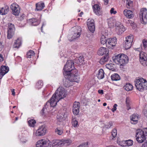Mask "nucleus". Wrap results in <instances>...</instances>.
Here are the masks:
<instances>
[{
    "instance_id": "obj_1",
    "label": "nucleus",
    "mask_w": 147,
    "mask_h": 147,
    "mask_svg": "<svg viewBox=\"0 0 147 147\" xmlns=\"http://www.w3.org/2000/svg\"><path fill=\"white\" fill-rule=\"evenodd\" d=\"M66 97L65 92L62 87H59L56 91L50 100L46 103L47 105L49 104L51 107H53L56 106L57 102L59 100Z\"/></svg>"
},
{
    "instance_id": "obj_2",
    "label": "nucleus",
    "mask_w": 147,
    "mask_h": 147,
    "mask_svg": "<svg viewBox=\"0 0 147 147\" xmlns=\"http://www.w3.org/2000/svg\"><path fill=\"white\" fill-rule=\"evenodd\" d=\"M113 62L117 64H119L121 66H123L128 62L127 56L123 54H119L112 58Z\"/></svg>"
},
{
    "instance_id": "obj_3",
    "label": "nucleus",
    "mask_w": 147,
    "mask_h": 147,
    "mask_svg": "<svg viewBox=\"0 0 147 147\" xmlns=\"http://www.w3.org/2000/svg\"><path fill=\"white\" fill-rule=\"evenodd\" d=\"M147 137V129H138L136 131V140L140 143L143 142Z\"/></svg>"
},
{
    "instance_id": "obj_4",
    "label": "nucleus",
    "mask_w": 147,
    "mask_h": 147,
    "mask_svg": "<svg viewBox=\"0 0 147 147\" xmlns=\"http://www.w3.org/2000/svg\"><path fill=\"white\" fill-rule=\"evenodd\" d=\"M74 63L72 60H68L67 61L66 64L65 65L63 69V73L64 76L67 75L73 68H74Z\"/></svg>"
},
{
    "instance_id": "obj_5",
    "label": "nucleus",
    "mask_w": 147,
    "mask_h": 147,
    "mask_svg": "<svg viewBox=\"0 0 147 147\" xmlns=\"http://www.w3.org/2000/svg\"><path fill=\"white\" fill-rule=\"evenodd\" d=\"M140 17L141 23L145 24L147 23V9L146 8L141 9L140 13Z\"/></svg>"
},
{
    "instance_id": "obj_6",
    "label": "nucleus",
    "mask_w": 147,
    "mask_h": 147,
    "mask_svg": "<svg viewBox=\"0 0 147 147\" xmlns=\"http://www.w3.org/2000/svg\"><path fill=\"white\" fill-rule=\"evenodd\" d=\"M15 29L14 25L11 23L8 24L7 37L8 39L11 38L14 34Z\"/></svg>"
},
{
    "instance_id": "obj_7",
    "label": "nucleus",
    "mask_w": 147,
    "mask_h": 147,
    "mask_svg": "<svg viewBox=\"0 0 147 147\" xmlns=\"http://www.w3.org/2000/svg\"><path fill=\"white\" fill-rule=\"evenodd\" d=\"M117 43V39L115 37L113 38H109L107 40L106 46L109 49H113Z\"/></svg>"
},
{
    "instance_id": "obj_8",
    "label": "nucleus",
    "mask_w": 147,
    "mask_h": 147,
    "mask_svg": "<svg viewBox=\"0 0 147 147\" xmlns=\"http://www.w3.org/2000/svg\"><path fill=\"white\" fill-rule=\"evenodd\" d=\"M12 13L15 16H18L20 12V8L16 3H13L10 6Z\"/></svg>"
},
{
    "instance_id": "obj_9",
    "label": "nucleus",
    "mask_w": 147,
    "mask_h": 147,
    "mask_svg": "<svg viewBox=\"0 0 147 147\" xmlns=\"http://www.w3.org/2000/svg\"><path fill=\"white\" fill-rule=\"evenodd\" d=\"M140 61L141 64L144 66H147V54L143 52L140 53Z\"/></svg>"
},
{
    "instance_id": "obj_10",
    "label": "nucleus",
    "mask_w": 147,
    "mask_h": 147,
    "mask_svg": "<svg viewBox=\"0 0 147 147\" xmlns=\"http://www.w3.org/2000/svg\"><path fill=\"white\" fill-rule=\"evenodd\" d=\"M66 110L65 109H64L59 111V114L57 117L58 121L61 122L65 120L66 117V115L65 114Z\"/></svg>"
},
{
    "instance_id": "obj_11",
    "label": "nucleus",
    "mask_w": 147,
    "mask_h": 147,
    "mask_svg": "<svg viewBox=\"0 0 147 147\" xmlns=\"http://www.w3.org/2000/svg\"><path fill=\"white\" fill-rule=\"evenodd\" d=\"M125 30L122 24L119 22H117L116 23L115 31L118 35L121 34Z\"/></svg>"
},
{
    "instance_id": "obj_12",
    "label": "nucleus",
    "mask_w": 147,
    "mask_h": 147,
    "mask_svg": "<svg viewBox=\"0 0 147 147\" xmlns=\"http://www.w3.org/2000/svg\"><path fill=\"white\" fill-rule=\"evenodd\" d=\"M47 129L44 125L40 127L36 130V135L37 136H42L45 134Z\"/></svg>"
},
{
    "instance_id": "obj_13",
    "label": "nucleus",
    "mask_w": 147,
    "mask_h": 147,
    "mask_svg": "<svg viewBox=\"0 0 147 147\" xmlns=\"http://www.w3.org/2000/svg\"><path fill=\"white\" fill-rule=\"evenodd\" d=\"M87 25L89 30L93 33L95 30L94 21L93 19H88L87 22Z\"/></svg>"
},
{
    "instance_id": "obj_14",
    "label": "nucleus",
    "mask_w": 147,
    "mask_h": 147,
    "mask_svg": "<svg viewBox=\"0 0 147 147\" xmlns=\"http://www.w3.org/2000/svg\"><path fill=\"white\" fill-rule=\"evenodd\" d=\"M36 145V147H48L49 144L45 140L42 139L38 141Z\"/></svg>"
},
{
    "instance_id": "obj_15",
    "label": "nucleus",
    "mask_w": 147,
    "mask_h": 147,
    "mask_svg": "<svg viewBox=\"0 0 147 147\" xmlns=\"http://www.w3.org/2000/svg\"><path fill=\"white\" fill-rule=\"evenodd\" d=\"M141 78H140L136 79L135 81V85L137 89L140 91H143V87L141 86L142 83L143 81L141 80Z\"/></svg>"
},
{
    "instance_id": "obj_16",
    "label": "nucleus",
    "mask_w": 147,
    "mask_h": 147,
    "mask_svg": "<svg viewBox=\"0 0 147 147\" xmlns=\"http://www.w3.org/2000/svg\"><path fill=\"white\" fill-rule=\"evenodd\" d=\"M76 29L78 30V33L75 32L74 33L73 36H72L71 39L70 40L71 41L73 40L76 39L77 38L79 37L80 34V33L81 32V28L80 26H76Z\"/></svg>"
},
{
    "instance_id": "obj_17",
    "label": "nucleus",
    "mask_w": 147,
    "mask_h": 147,
    "mask_svg": "<svg viewBox=\"0 0 147 147\" xmlns=\"http://www.w3.org/2000/svg\"><path fill=\"white\" fill-rule=\"evenodd\" d=\"M80 103L79 102H75L73 107V112L74 115H78L79 112Z\"/></svg>"
},
{
    "instance_id": "obj_18",
    "label": "nucleus",
    "mask_w": 147,
    "mask_h": 147,
    "mask_svg": "<svg viewBox=\"0 0 147 147\" xmlns=\"http://www.w3.org/2000/svg\"><path fill=\"white\" fill-rule=\"evenodd\" d=\"M94 13L97 15L99 16L101 14L100 7L98 4H96L93 6Z\"/></svg>"
},
{
    "instance_id": "obj_19",
    "label": "nucleus",
    "mask_w": 147,
    "mask_h": 147,
    "mask_svg": "<svg viewBox=\"0 0 147 147\" xmlns=\"http://www.w3.org/2000/svg\"><path fill=\"white\" fill-rule=\"evenodd\" d=\"M64 145V143L60 142L58 140H53L50 142V147H57L59 146H63Z\"/></svg>"
},
{
    "instance_id": "obj_20",
    "label": "nucleus",
    "mask_w": 147,
    "mask_h": 147,
    "mask_svg": "<svg viewBox=\"0 0 147 147\" xmlns=\"http://www.w3.org/2000/svg\"><path fill=\"white\" fill-rule=\"evenodd\" d=\"M97 53L99 55H102L105 54L106 55H108L109 50L105 47H101L98 50Z\"/></svg>"
},
{
    "instance_id": "obj_21",
    "label": "nucleus",
    "mask_w": 147,
    "mask_h": 147,
    "mask_svg": "<svg viewBox=\"0 0 147 147\" xmlns=\"http://www.w3.org/2000/svg\"><path fill=\"white\" fill-rule=\"evenodd\" d=\"M139 115L137 114H133L131 117V123L134 124L137 123Z\"/></svg>"
},
{
    "instance_id": "obj_22",
    "label": "nucleus",
    "mask_w": 147,
    "mask_h": 147,
    "mask_svg": "<svg viewBox=\"0 0 147 147\" xmlns=\"http://www.w3.org/2000/svg\"><path fill=\"white\" fill-rule=\"evenodd\" d=\"M123 13L128 18H131L134 17L133 12L130 10L125 9L123 11Z\"/></svg>"
},
{
    "instance_id": "obj_23",
    "label": "nucleus",
    "mask_w": 147,
    "mask_h": 147,
    "mask_svg": "<svg viewBox=\"0 0 147 147\" xmlns=\"http://www.w3.org/2000/svg\"><path fill=\"white\" fill-rule=\"evenodd\" d=\"M117 22L113 18H110L107 20V22L110 28H113Z\"/></svg>"
},
{
    "instance_id": "obj_24",
    "label": "nucleus",
    "mask_w": 147,
    "mask_h": 147,
    "mask_svg": "<svg viewBox=\"0 0 147 147\" xmlns=\"http://www.w3.org/2000/svg\"><path fill=\"white\" fill-rule=\"evenodd\" d=\"M9 11V8L7 5H6L1 8L0 10V14L1 15H5L7 14Z\"/></svg>"
},
{
    "instance_id": "obj_25",
    "label": "nucleus",
    "mask_w": 147,
    "mask_h": 147,
    "mask_svg": "<svg viewBox=\"0 0 147 147\" xmlns=\"http://www.w3.org/2000/svg\"><path fill=\"white\" fill-rule=\"evenodd\" d=\"M67 78L66 79L65 81L63 82L64 86L66 87H68L72 85V82L69 77L68 76Z\"/></svg>"
},
{
    "instance_id": "obj_26",
    "label": "nucleus",
    "mask_w": 147,
    "mask_h": 147,
    "mask_svg": "<svg viewBox=\"0 0 147 147\" xmlns=\"http://www.w3.org/2000/svg\"><path fill=\"white\" fill-rule=\"evenodd\" d=\"M78 75V71L76 69L72 68L70 71L69 73H68L67 75H66L65 76H71L73 77V76Z\"/></svg>"
},
{
    "instance_id": "obj_27",
    "label": "nucleus",
    "mask_w": 147,
    "mask_h": 147,
    "mask_svg": "<svg viewBox=\"0 0 147 147\" xmlns=\"http://www.w3.org/2000/svg\"><path fill=\"white\" fill-rule=\"evenodd\" d=\"M45 7L44 3H38L36 4V8L35 9L36 11H40L43 9Z\"/></svg>"
},
{
    "instance_id": "obj_28",
    "label": "nucleus",
    "mask_w": 147,
    "mask_h": 147,
    "mask_svg": "<svg viewBox=\"0 0 147 147\" xmlns=\"http://www.w3.org/2000/svg\"><path fill=\"white\" fill-rule=\"evenodd\" d=\"M74 61L77 64L81 63L82 64L84 61V58L83 56H80L76 58Z\"/></svg>"
},
{
    "instance_id": "obj_29",
    "label": "nucleus",
    "mask_w": 147,
    "mask_h": 147,
    "mask_svg": "<svg viewBox=\"0 0 147 147\" xmlns=\"http://www.w3.org/2000/svg\"><path fill=\"white\" fill-rule=\"evenodd\" d=\"M109 55H105L100 59V63L102 65L105 62L109 60Z\"/></svg>"
},
{
    "instance_id": "obj_30",
    "label": "nucleus",
    "mask_w": 147,
    "mask_h": 147,
    "mask_svg": "<svg viewBox=\"0 0 147 147\" xmlns=\"http://www.w3.org/2000/svg\"><path fill=\"white\" fill-rule=\"evenodd\" d=\"M21 44V40L19 38H18L17 40H16L14 42V44L13 45V48H18L20 46Z\"/></svg>"
},
{
    "instance_id": "obj_31",
    "label": "nucleus",
    "mask_w": 147,
    "mask_h": 147,
    "mask_svg": "<svg viewBox=\"0 0 147 147\" xmlns=\"http://www.w3.org/2000/svg\"><path fill=\"white\" fill-rule=\"evenodd\" d=\"M30 22L32 25L34 26H36L38 25L40 23V21L35 18H32L30 20Z\"/></svg>"
},
{
    "instance_id": "obj_32",
    "label": "nucleus",
    "mask_w": 147,
    "mask_h": 147,
    "mask_svg": "<svg viewBox=\"0 0 147 147\" xmlns=\"http://www.w3.org/2000/svg\"><path fill=\"white\" fill-rule=\"evenodd\" d=\"M69 77L70 78H71V81L72 82H78L79 81L80 78L78 75L73 76V77H72L71 76Z\"/></svg>"
},
{
    "instance_id": "obj_33",
    "label": "nucleus",
    "mask_w": 147,
    "mask_h": 147,
    "mask_svg": "<svg viewBox=\"0 0 147 147\" xmlns=\"http://www.w3.org/2000/svg\"><path fill=\"white\" fill-rule=\"evenodd\" d=\"M9 70V68L6 66H2L0 68V72L3 74L6 73V74Z\"/></svg>"
},
{
    "instance_id": "obj_34",
    "label": "nucleus",
    "mask_w": 147,
    "mask_h": 147,
    "mask_svg": "<svg viewBox=\"0 0 147 147\" xmlns=\"http://www.w3.org/2000/svg\"><path fill=\"white\" fill-rule=\"evenodd\" d=\"M111 80L113 81H117L120 79L119 76L117 74H114L111 76Z\"/></svg>"
},
{
    "instance_id": "obj_35",
    "label": "nucleus",
    "mask_w": 147,
    "mask_h": 147,
    "mask_svg": "<svg viewBox=\"0 0 147 147\" xmlns=\"http://www.w3.org/2000/svg\"><path fill=\"white\" fill-rule=\"evenodd\" d=\"M104 73L102 69H100L98 71V73L97 77L99 79H101L103 78L104 76Z\"/></svg>"
},
{
    "instance_id": "obj_36",
    "label": "nucleus",
    "mask_w": 147,
    "mask_h": 147,
    "mask_svg": "<svg viewBox=\"0 0 147 147\" xmlns=\"http://www.w3.org/2000/svg\"><path fill=\"white\" fill-rule=\"evenodd\" d=\"M133 40V36L132 35H130L126 37L125 42L132 43Z\"/></svg>"
},
{
    "instance_id": "obj_37",
    "label": "nucleus",
    "mask_w": 147,
    "mask_h": 147,
    "mask_svg": "<svg viewBox=\"0 0 147 147\" xmlns=\"http://www.w3.org/2000/svg\"><path fill=\"white\" fill-rule=\"evenodd\" d=\"M141 80L143 81V82L142 83V84L141 85V86L142 87H143V90H146L147 89V82L146 80L144 79V78H141Z\"/></svg>"
},
{
    "instance_id": "obj_38",
    "label": "nucleus",
    "mask_w": 147,
    "mask_h": 147,
    "mask_svg": "<svg viewBox=\"0 0 147 147\" xmlns=\"http://www.w3.org/2000/svg\"><path fill=\"white\" fill-rule=\"evenodd\" d=\"M108 38L104 34H102L101 37L100 42L102 44L104 45L105 44L106 45L107 40Z\"/></svg>"
},
{
    "instance_id": "obj_39",
    "label": "nucleus",
    "mask_w": 147,
    "mask_h": 147,
    "mask_svg": "<svg viewBox=\"0 0 147 147\" xmlns=\"http://www.w3.org/2000/svg\"><path fill=\"white\" fill-rule=\"evenodd\" d=\"M133 86L130 83H127L124 86L125 89L127 91L132 90Z\"/></svg>"
},
{
    "instance_id": "obj_40",
    "label": "nucleus",
    "mask_w": 147,
    "mask_h": 147,
    "mask_svg": "<svg viewBox=\"0 0 147 147\" xmlns=\"http://www.w3.org/2000/svg\"><path fill=\"white\" fill-rule=\"evenodd\" d=\"M28 122L29 126L32 127H34L36 123L35 121L33 119L29 120Z\"/></svg>"
},
{
    "instance_id": "obj_41",
    "label": "nucleus",
    "mask_w": 147,
    "mask_h": 147,
    "mask_svg": "<svg viewBox=\"0 0 147 147\" xmlns=\"http://www.w3.org/2000/svg\"><path fill=\"white\" fill-rule=\"evenodd\" d=\"M35 54L34 51L32 50L29 51L26 54V57L28 58H31L32 56L34 55Z\"/></svg>"
},
{
    "instance_id": "obj_42",
    "label": "nucleus",
    "mask_w": 147,
    "mask_h": 147,
    "mask_svg": "<svg viewBox=\"0 0 147 147\" xmlns=\"http://www.w3.org/2000/svg\"><path fill=\"white\" fill-rule=\"evenodd\" d=\"M126 4L127 6V7L128 8H129L130 7L132 6L133 5V2L130 0H126Z\"/></svg>"
},
{
    "instance_id": "obj_43",
    "label": "nucleus",
    "mask_w": 147,
    "mask_h": 147,
    "mask_svg": "<svg viewBox=\"0 0 147 147\" xmlns=\"http://www.w3.org/2000/svg\"><path fill=\"white\" fill-rule=\"evenodd\" d=\"M72 123L73 126L74 127H76L78 125V121L76 120V119L74 118L72 119Z\"/></svg>"
},
{
    "instance_id": "obj_44",
    "label": "nucleus",
    "mask_w": 147,
    "mask_h": 147,
    "mask_svg": "<svg viewBox=\"0 0 147 147\" xmlns=\"http://www.w3.org/2000/svg\"><path fill=\"white\" fill-rule=\"evenodd\" d=\"M132 43L125 42L124 47L126 50L129 49L131 46Z\"/></svg>"
},
{
    "instance_id": "obj_45",
    "label": "nucleus",
    "mask_w": 147,
    "mask_h": 147,
    "mask_svg": "<svg viewBox=\"0 0 147 147\" xmlns=\"http://www.w3.org/2000/svg\"><path fill=\"white\" fill-rule=\"evenodd\" d=\"M133 141L131 140H126L125 141V143L128 146H131L132 145Z\"/></svg>"
},
{
    "instance_id": "obj_46",
    "label": "nucleus",
    "mask_w": 147,
    "mask_h": 147,
    "mask_svg": "<svg viewBox=\"0 0 147 147\" xmlns=\"http://www.w3.org/2000/svg\"><path fill=\"white\" fill-rule=\"evenodd\" d=\"M142 43L144 49L146 51H147V40L143 39L142 40Z\"/></svg>"
},
{
    "instance_id": "obj_47",
    "label": "nucleus",
    "mask_w": 147,
    "mask_h": 147,
    "mask_svg": "<svg viewBox=\"0 0 147 147\" xmlns=\"http://www.w3.org/2000/svg\"><path fill=\"white\" fill-rule=\"evenodd\" d=\"M126 106L127 107V110H129L130 109V107L129 104V100L128 98H127L126 99Z\"/></svg>"
},
{
    "instance_id": "obj_48",
    "label": "nucleus",
    "mask_w": 147,
    "mask_h": 147,
    "mask_svg": "<svg viewBox=\"0 0 147 147\" xmlns=\"http://www.w3.org/2000/svg\"><path fill=\"white\" fill-rule=\"evenodd\" d=\"M36 86L39 88H40L43 85V83L41 80L38 81L36 84Z\"/></svg>"
},
{
    "instance_id": "obj_49",
    "label": "nucleus",
    "mask_w": 147,
    "mask_h": 147,
    "mask_svg": "<svg viewBox=\"0 0 147 147\" xmlns=\"http://www.w3.org/2000/svg\"><path fill=\"white\" fill-rule=\"evenodd\" d=\"M55 132L59 135H61L63 133L62 130L57 128L55 130Z\"/></svg>"
},
{
    "instance_id": "obj_50",
    "label": "nucleus",
    "mask_w": 147,
    "mask_h": 147,
    "mask_svg": "<svg viewBox=\"0 0 147 147\" xmlns=\"http://www.w3.org/2000/svg\"><path fill=\"white\" fill-rule=\"evenodd\" d=\"M117 134V130L115 129H114L112 131V135L113 138L116 137Z\"/></svg>"
},
{
    "instance_id": "obj_51",
    "label": "nucleus",
    "mask_w": 147,
    "mask_h": 147,
    "mask_svg": "<svg viewBox=\"0 0 147 147\" xmlns=\"http://www.w3.org/2000/svg\"><path fill=\"white\" fill-rule=\"evenodd\" d=\"M106 66L107 69L110 70L113 69V66L112 64H107L106 65Z\"/></svg>"
},
{
    "instance_id": "obj_52",
    "label": "nucleus",
    "mask_w": 147,
    "mask_h": 147,
    "mask_svg": "<svg viewBox=\"0 0 147 147\" xmlns=\"http://www.w3.org/2000/svg\"><path fill=\"white\" fill-rule=\"evenodd\" d=\"M112 123L111 122H109L108 125H106L105 126V127L107 128H109L112 125Z\"/></svg>"
},
{
    "instance_id": "obj_53",
    "label": "nucleus",
    "mask_w": 147,
    "mask_h": 147,
    "mask_svg": "<svg viewBox=\"0 0 147 147\" xmlns=\"http://www.w3.org/2000/svg\"><path fill=\"white\" fill-rule=\"evenodd\" d=\"M117 105L116 104H115L113 106V108L111 110L113 112H114L117 109Z\"/></svg>"
},
{
    "instance_id": "obj_54",
    "label": "nucleus",
    "mask_w": 147,
    "mask_h": 147,
    "mask_svg": "<svg viewBox=\"0 0 147 147\" xmlns=\"http://www.w3.org/2000/svg\"><path fill=\"white\" fill-rule=\"evenodd\" d=\"M114 9L113 8H112L110 10V13L111 14L113 13L115 14L116 13L117 11H114Z\"/></svg>"
},
{
    "instance_id": "obj_55",
    "label": "nucleus",
    "mask_w": 147,
    "mask_h": 147,
    "mask_svg": "<svg viewBox=\"0 0 147 147\" xmlns=\"http://www.w3.org/2000/svg\"><path fill=\"white\" fill-rule=\"evenodd\" d=\"M6 74V73L3 74L2 72H0V79H1L2 77Z\"/></svg>"
},
{
    "instance_id": "obj_56",
    "label": "nucleus",
    "mask_w": 147,
    "mask_h": 147,
    "mask_svg": "<svg viewBox=\"0 0 147 147\" xmlns=\"http://www.w3.org/2000/svg\"><path fill=\"white\" fill-rule=\"evenodd\" d=\"M98 92L100 94H103V90H98Z\"/></svg>"
},
{
    "instance_id": "obj_57",
    "label": "nucleus",
    "mask_w": 147,
    "mask_h": 147,
    "mask_svg": "<svg viewBox=\"0 0 147 147\" xmlns=\"http://www.w3.org/2000/svg\"><path fill=\"white\" fill-rule=\"evenodd\" d=\"M76 26H75L73 28V29L74 30V33H75L76 32V33H78V30H76V28H75Z\"/></svg>"
},
{
    "instance_id": "obj_58",
    "label": "nucleus",
    "mask_w": 147,
    "mask_h": 147,
    "mask_svg": "<svg viewBox=\"0 0 147 147\" xmlns=\"http://www.w3.org/2000/svg\"><path fill=\"white\" fill-rule=\"evenodd\" d=\"M142 147H147V142L143 144Z\"/></svg>"
},
{
    "instance_id": "obj_59",
    "label": "nucleus",
    "mask_w": 147,
    "mask_h": 147,
    "mask_svg": "<svg viewBox=\"0 0 147 147\" xmlns=\"http://www.w3.org/2000/svg\"><path fill=\"white\" fill-rule=\"evenodd\" d=\"M44 109H45V108L44 107L41 110V113L42 115H44Z\"/></svg>"
},
{
    "instance_id": "obj_60",
    "label": "nucleus",
    "mask_w": 147,
    "mask_h": 147,
    "mask_svg": "<svg viewBox=\"0 0 147 147\" xmlns=\"http://www.w3.org/2000/svg\"><path fill=\"white\" fill-rule=\"evenodd\" d=\"M103 0L104 1L105 4L107 5L109 3V0Z\"/></svg>"
},
{
    "instance_id": "obj_61",
    "label": "nucleus",
    "mask_w": 147,
    "mask_h": 147,
    "mask_svg": "<svg viewBox=\"0 0 147 147\" xmlns=\"http://www.w3.org/2000/svg\"><path fill=\"white\" fill-rule=\"evenodd\" d=\"M3 59L2 56L1 55H0V62L3 61Z\"/></svg>"
},
{
    "instance_id": "obj_62",
    "label": "nucleus",
    "mask_w": 147,
    "mask_h": 147,
    "mask_svg": "<svg viewBox=\"0 0 147 147\" xmlns=\"http://www.w3.org/2000/svg\"><path fill=\"white\" fill-rule=\"evenodd\" d=\"M14 89H12L11 90V91L12 92V94L14 96L15 95V92L14 91Z\"/></svg>"
},
{
    "instance_id": "obj_63",
    "label": "nucleus",
    "mask_w": 147,
    "mask_h": 147,
    "mask_svg": "<svg viewBox=\"0 0 147 147\" xmlns=\"http://www.w3.org/2000/svg\"><path fill=\"white\" fill-rule=\"evenodd\" d=\"M25 16V15H24V14H23L22 15V16H21L20 17V20H22L23 19V18L24 17V16Z\"/></svg>"
},
{
    "instance_id": "obj_64",
    "label": "nucleus",
    "mask_w": 147,
    "mask_h": 147,
    "mask_svg": "<svg viewBox=\"0 0 147 147\" xmlns=\"http://www.w3.org/2000/svg\"><path fill=\"white\" fill-rule=\"evenodd\" d=\"M144 114L145 116L147 117V110L144 112Z\"/></svg>"
}]
</instances>
